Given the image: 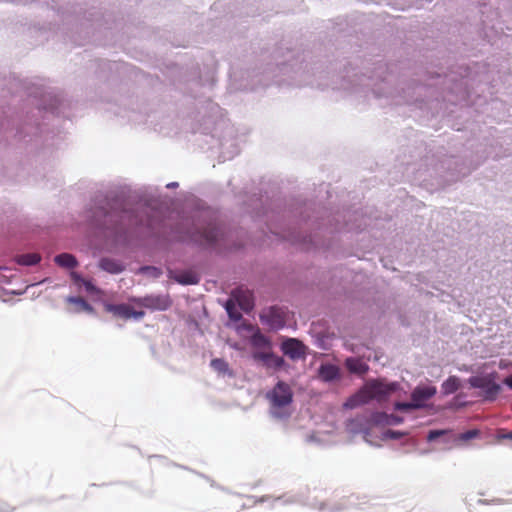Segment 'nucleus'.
Wrapping results in <instances>:
<instances>
[{"instance_id": "nucleus-11", "label": "nucleus", "mask_w": 512, "mask_h": 512, "mask_svg": "<svg viewBox=\"0 0 512 512\" xmlns=\"http://www.w3.org/2000/svg\"><path fill=\"white\" fill-rule=\"evenodd\" d=\"M251 356L254 361L261 363L267 368L280 371L287 367L285 359L273 351L254 350Z\"/></svg>"}, {"instance_id": "nucleus-43", "label": "nucleus", "mask_w": 512, "mask_h": 512, "mask_svg": "<svg viewBox=\"0 0 512 512\" xmlns=\"http://www.w3.org/2000/svg\"><path fill=\"white\" fill-rule=\"evenodd\" d=\"M179 187V183L176 182V181H173V182H169L166 184V188L167 189H176Z\"/></svg>"}, {"instance_id": "nucleus-5", "label": "nucleus", "mask_w": 512, "mask_h": 512, "mask_svg": "<svg viewBox=\"0 0 512 512\" xmlns=\"http://www.w3.org/2000/svg\"><path fill=\"white\" fill-rule=\"evenodd\" d=\"M222 307L229 320L238 323L243 319L242 313L250 314L255 308L253 292L242 287L234 288L229 297L222 302Z\"/></svg>"}, {"instance_id": "nucleus-32", "label": "nucleus", "mask_w": 512, "mask_h": 512, "mask_svg": "<svg viewBox=\"0 0 512 512\" xmlns=\"http://www.w3.org/2000/svg\"><path fill=\"white\" fill-rule=\"evenodd\" d=\"M364 403L361 395L354 394L350 396L344 403L343 408L345 409H354Z\"/></svg>"}, {"instance_id": "nucleus-12", "label": "nucleus", "mask_w": 512, "mask_h": 512, "mask_svg": "<svg viewBox=\"0 0 512 512\" xmlns=\"http://www.w3.org/2000/svg\"><path fill=\"white\" fill-rule=\"evenodd\" d=\"M139 304L153 311H166L171 307L172 301L168 294H149L141 297Z\"/></svg>"}, {"instance_id": "nucleus-34", "label": "nucleus", "mask_w": 512, "mask_h": 512, "mask_svg": "<svg viewBox=\"0 0 512 512\" xmlns=\"http://www.w3.org/2000/svg\"><path fill=\"white\" fill-rule=\"evenodd\" d=\"M445 431L441 429H433L430 430L426 436V440L428 442H435L438 439H440L442 436H444Z\"/></svg>"}, {"instance_id": "nucleus-14", "label": "nucleus", "mask_w": 512, "mask_h": 512, "mask_svg": "<svg viewBox=\"0 0 512 512\" xmlns=\"http://www.w3.org/2000/svg\"><path fill=\"white\" fill-rule=\"evenodd\" d=\"M168 276L176 283L184 286L196 285L201 279L200 274L195 268L169 270Z\"/></svg>"}, {"instance_id": "nucleus-28", "label": "nucleus", "mask_w": 512, "mask_h": 512, "mask_svg": "<svg viewBox=\"0 0 512 512\" xmlns=\"http://www.w3.org/2000/svg\"><path fill=\"white\" fill-rule=\"evenodd\" d=\"M66 302L79 306L83 311L87 313H93V306L85 299L78 296H68Z\"/></svg>"}, {"instance_id": "nucleus-29", "label": "nucleus", "mask_w": 512, "mask_h": 512, "mask_svg": "<svg viewBox=\"0 0 512 512\" xmlns=\"http://www.w3.org/2000/svg\"><path fill=\"white\" fill-rule=\"evenodd\" d=\"M393 409L395 411H399L402 413H411L415 410H418V408L413 403L412 399L410 398L409 401H396L393 404Z\"/></svg>"}, {"instance_id": "nucleus-26", "label": "nucleus", "mask_w": 512, "mask_h": 512, "mask_svg": "<svg viewBox=\"0 0 512 512\" xmlns=\"http://www.w3.org/2000/svg\"><path fill=\"white\" fill-rule=\"evenodd\" d=\"M42 257L36 252H27L17 256V263L22 266H35L38 265Z\"/></svg>"}, {"instance_id": "nucleus-7", "label": "nucleus", "mask_w": 512, "mask_h": 512, "mask_svg": "<svg viewBox=\"0 0 512 512\" xmlns=\"http://www.w3.org/2000/svg\"><path fill=\"white\" fill-rule=\"evenodd\" d=\"M497 373H480L467 379L469 387L479 390L483 401L494 402L502 391V385L497 383Z\"/></svg>"}, {"instance_id": "nucleus-33", "label": "nucleus", "mask_w": 512, "mask_h": 512, "mask_svg": "<svg viewBox=\"0 0 512 512\" xmlns=\"http://www.w3.org/2000/svg\"><path fill=\"white\" fill-rule=\"evenodd\" d=\"M405 434L406 433L403 432V431L388 429V430L383 432V438L384 439L399 440V439L403 438V436Z\"/></svg>"}, {"instance_id": "nucleus-39", "label": "nucleus", "mask_w": 512, "mask_h": 512, "mask_svg": "<svg viewBox=\"0 0 512 512\" xmlns=\"http://www.w3.org/2000/svg\"><path fill=\"white\" fill-rule=\"evenodd\" d=\"M145 315V312L142 311V310H135L133 307L131 309V313H130V319L133 318L135 320H140L144 317Z\"/></svg>"}, {"instance_id": "nucleus-19", "label": "nucleus", "mask_w": 512, "mask_h": 512, "mask_svg": "<svg viewBox=\"0 0 512 512\" xmlns=\"http://www.w3.org/2000/svg\"><path fill=\"white\" fill-rule=\"evenodd\" d=\"M62 105L61 98L53 93H47L45 98L40 102L38 111L44 110L52 114H59Z\"/></svg>"}, {"instance_id": "nucleus-23", "label": "nucleus", "mask_w": 512, "mask_h": 512, "mask_svg": "<svg viewBox=\"0 0 512 512\" xmlns=\"http://www.w3.org/2000/svg\"><path fill=\"white\" fill-rule=\"evenodd\" d=\"M39 133H42V128L38 123L31 125L28 121H25L16 128V135L20 138L34 136Z\"/></svg>"}, {"instance_id": "nucleus-45", "label": "nucleus", "mask_w": 512, "mask_h": 512, "mask_svg": "<svg viewBox=\"0 0 512 512\" xmlns=\"http://www.w3.org/2000/svg\"><path fill=\"white\" fill-rule=\"evenodd\" d=\"M457 178H458V176H455L454 174H452V175H451V179H452V180H455V179H457Z\"/></svg>"}, {"instance_id": "nucleus-40", "label": "nucleus", "mask_w": 512, "mask_h": 512, "mask_svg": "<svg viewBox=\"0 0 512 512\" xmlns=\"http://www.w3.org/2000/svg\"><path fill=\"white\" fill-rule=\"evenodd\" d=\"M503 385L512 390V373H510L503 379Z\"/></svg>"}, {"instance_id": "nucleus-10", "label": "nucleus", "mask_w": 512, "mask_h": 512, "mask_svg": "<svg viewBox=\"0 0 512 512\" xmlns=\"http://www.w3.org/2000/svg\"><path fill=\"white\" fill-rule=\"evenodd\" d=\"M372 410L366 411L362 414L357 415L354 418H350L346 421V430L352 435L363 434L366 441L367 436L370 435L371 429L377 427L372 423L371 415Z\"/></svg>"}, {"instance_id": "nucleus-27", "label": "nucleus", "mask_w": 512, "mask_h": 512, "mask_svg": "<svg viewBox=\"0 0 512 512\" xmlns=\"http://www.w3.org/2000/svg\"><path fill=\"white\" fill-rule=\"evenodd\" d=\"M211 367L218 372L219 374H222L223 376L227 375L228 377H233L234 373L229 368V364L227 361H225L222 358H214L210 362Z\"/></svg>"}, {"instance_id": "nucleus-8", "label": "nucleus", "mask_w": 512, "mask_h": 512, "mask_svg": "<svg viewBox=\"0 0 512 512\" xmlns=\"http://www.w3.org/2000/svg\"><path fill=\"white\" fill-rule=\"evenodd\" d=\"M259 319L269 330L279 331L287 324L288 312L277 305H273L264 309L259 314Z\"/></svg>"}, {"instance_id": "nucleus-41", "label": "nucleus", "mask_w": 512, "mask_h": 512, "mask_svg": "<svg viewBox=\"0 0 512 512\" xmlns=\"http://www.w3.org/2000/svg\"><path fill=\"white\" fill-rule=\"evenodd\" d=\"M498 438H499V439L512 440V431H509V432H501V433H499Z\"/></svg>"}, {"instance_id": "nucleus-13", "label": "nucleus", "mask_w": 512, "mask_h": 512, "mask_svg": "<svg viewBox=\"0 0 512 512\" xmlns=\"http://www.w3.org/2000/svg\"><path fill=\"white\" fill-rule=\"evenodd\" d=\"M436 393L437 388L435 386L419 384L411 391L410 398L418 410H420L427 407V402L433 398Z\"/></svg>"}, {"instance_id": "nucleus-24", "label": "nucleus", "mask_w": 512, "mask_h": 512, "mask_svg": "<svg viewBox=\"0 0 512 512\" xmlns=\"http://www.w3.org/2000/svg\"><path fill=\"white\" fill-rule=\"evenodd\" d=\"M461 388V380L456 375L449 376L443 381L441 390L443 395H450L457 392Z\"/></svg>"}, {"instance_id": "nucleus-25", "label": "nucleus", "mask_w": 512, "mask_h": 512, "mask_svg": "<svg viewBox=\"0 0 512 512\" xmlns=\"http://www.w3.org/2000/svg\"><path fill=\"white\" fill-rule=\"evenodd\" d=\"M131 309L132 307L125 303L106 305V310L108 312L124 319H130Z\"/></svg>"}, {"instance_id": "nucleus-15", "label": "nucleus", "mask_w": 512, "mask_h": 512, "mask_svg": "<svg viewBox=\"0 0 512 512\" xmlns=\"http://www.w3.org/2000/svg\"><path fill=\"white\" fill-rule=\"evenodd\" d=\"M317 377L324 383L332 384L342 379V371L337 364L322 362L317 368Z\"/></svg>"}, {"instance_id": "nucleus-31", "label": "nucleus", "mask_w": 512, "mask_h": 512, "mask_svg": "<svg viewBox=\"0 0 512 512\" xmlns=\"http://www.w3.org/2000/svg\"><path fill=\"white\" fill-rule=\"evenodd\" d=\"M275 502L280 503L282 505H286V504L300 503V502H302V499L297 494H284L280 497H277L275 499Z\"/></svg>"}, {"instance_id": "nucleus-38", "label": "nucleus", "mask_w": 512, "mask_h": 512, "mask_svg": "<svg viewBox=\"0 0 512 512\" xmlns=\"http://www.w3.org/2000/svg\"><path fill=\"white\" fill-rule=\"evenodd\" d=\"M262 76L261 78L257 81L258 84H260L261 86L263 87H267L270 85L269 83V73H268V70H264L262 73Z\"/></svg>"}, {"instance_id": "nucleus-36", "label": "nucleus", "mask_w": 512, "mask_h": 512, "mask_svg": "<svg viewBox=\"0 0 512 512\" xmlns=\"http://www.w3.org/2000/svg\"><path fill=\"white\" fill-rule=\"evenodd\" d=\"M479 435H480L479 430L470 429V430H467V431L461 433L460 439L463 441H469V440L477 438Z\"/></svg>"}, {"instance_id": "nucleus-22", "label": "nucleus", "mask_w": 512, "mask_h": 512, "mask_svg": "<svg viewBox=\"0 0 512 512\" xmlns=\"http://www.w3.org/2000/svg\"><path fill=\"white\" fill-rule=\"evenodd\" d=\"M54 262L62 268L65 269H74L78 267L79 262L77 258L69 253H60L54 257Z\"/></svg>"}, {"instance_id": "nucleus-1", "label": "nucleus", "mask_w": 512, "mask_h": 512, "mask_svg": "<svg viewBox=\"0 0 512 512\" xmlns=\"http://www.w3.org/2000/svg\"><path fill=\"white\" fill-rule=\"evenodd\" d=\"M86 222L95 237L114 247H128L163 224L160 202L152 191L119 184L93 199Z\"/></svg>"}, {"instance_id": "nucleus-18", "label": "nucleus", "mask_w": 512, "mask_h": 512, "mask_svg": "<svg viewBox=\"0 0 512 512\" xmlns=\"http://www.w3.org/2000/svg\"><path fill=\"white\" fill-rule=\"evenodd\" d=\"M239 145L235 139H222L220 141V155L221 162L232 160L239 154Z\"/></svg>"}, {"instance_id": "nucleus-21", "label": "nucleus", "mask_w": 512, "mask_h": 512, "mask_svg": "<svg viewBox=\"0 0 512 512\" xmlns=\"http://www.w3.org/2000/svg\"><path fill=\"white\" fill-rule=\"evenodd\" d=\"M345 367L350 373L361 376L365 375L369 370V366L366 362H364L362 359L355 357L347 358L345 360Z\"/></svg>"}, {"instance_id": "nucleus-17", "label": "nucleus", "mask_w": 512, "mask_h": 512, "mask_svg": "<svg viewBox=\"0 0 512 512\" xmlns=\"http://www.w3.org/2000/svg\"><path fill=\"white\" fill-rule=\"evenodd\" d=\"M97 266L100 270L112 275L121 274L126 269V266L122 261L107 256L101 257Z\"/></svg>"}, {"instance_id": "nucleus-2", "label": "nucleus", "mask_w": 512, "mask_h": 512, "mask_svg": "<svg viewBox=\"0 0 512 512\" xmlns=\"http://www.w3.org/2000/svg\"><path fill=\"white\" fill-rule=\"evenodd\" d=\"M242 204L255 220L264 218L271 234L305 250L329 249L332 247L330 235L341 231L358 232L367 226L365 220L358 222L357 213L353 214V222L350 213L312 217L315 213L313 205L300 200H292L287 208L276 212L271 209L269 198L262 189L257 192L245 190Z\"/></svg>"}, {"instance_id": "nucleus-35", "label": "nucleus", "mask_w": 512, "mask_h": 512, "mask_svg": "<svg viewBox=\"0 0 512 512\" xmlns=\"http://www.w3.org/2000/svg\"><path fill=\"white\" fill-rule=\"evenodd\" d=\"M314 343L320 349L327 350L329 348L328 337L323 334L317 335Z\"/></svg>"}, {"instance_id": "nucleus-6", "label": "nucleus", "mask_w": 512, "mask_h": 512, "mask_svg": "<svg viewBox=\"0 0 512 512\" xmlns=\"http://www.w3.org/2000/svg\"><path fill=\"white\" fill-rule=\"evenodd\" d=\"M293 396L291 387L284 381H278L266 395L270 403V416L278 420L288 419L290 412L287 407L293 402Z\"/></svg>"}, {"instance_id": "nucleus-37", "label": "nucleus", "mask_w": 512, "mask_h": 512, "mask_svg": "<svg viewBox=\"0 0 512 512\" xmlns=\"http://www.w3.org/2000/svg\"><path fill=\"white\" fill-rule=\"evenodd\" d=\"M400 388V385L398 382H391L387 385V387L384 389L383 391V396L384 397H387L389 396L391 393H394L396 391H398Z\"/></svg>"}, {"instance_id": "nucleus-46", "label": "nucleus", "mask_w": 512, "mask_h": 512, "mask_svg": "<svg viewBox=\"0 0 512 512\" xmlns=\"http://www.w3.org/2000/svg\"><path fill=\"white\" fill-rule=\"evenodd\" d=\"M230 76H231V77H236L234 72H231V73H230Z\"/></svg>"}, {"instance_id": "nucleus-42", "label": "nucleus", "mask_w": 512, "mask_h": 512, "mask_svg": "<svg viewBox=\"0 0 512 512\" xmlns=\"http://www.w3.org/2000/svg\"><path fill=\"white\" fill-rule=\"evenodd\" d=\"M11 508L6 503L0 502V512H10Z\"/></svg>"}, {"instance_id": "nucleus-20", "label": "nucleus", "mask_w": 512, "mask_h": 512, "mask_svg": "<svg viewBox=\"0 0 512 512\" xmlns=\"http://www.w3.org/2000/svg\"><path fill=\"white\" fill-rule=\"evenodd\" d=\"M69 276L74 285L84 289L88 294L94 295L98 292V288L92 279L85 278L81 273L76 271H71Z\"/></svg>"}, {"instance_id": "nucleus-3", "label": "nucleus", "mask_w": 512, "mask_h": 512, "mask_svg": "<svg viewBox=\"0 0 512 512\" xmlns=\"http://www.w3.org/2000/svg\"><path fill=\"white\" fill-rule=\"evenodd\" d=\"M174 238L182 243L195 245L216 253L239 251L245 247V233L219 220L207 207L198 206L183 213L171 226Z\"/></svg>"}, {"instance_id": "nucleus-9", "label": "nucleus", "mask_w": 512, "mask_h": 512, "mask_svg": "<svg viewBox=\"0 0 512 512\" xmlns=\"http://www.w3.org/2000/svg\"><path fill=\"white\" fill-rule=\"evenodd\" d=\"M279 349L284 356L292 361L304 360L307 357L309 348L301 340L294 337H281Z\"/></svg>"}, {"instance_id": "nucleus-4", "label": "nucleus", "mask_w": 512, "mask_h": 512, "mask_svg": "<svg viewBox=\"0 0 512 512\" xmlns=\"http://www.w3.org/2000/svg\"><path fill=\"white\" fill-rule=\"evenodd\" d=\"M440 85L441 89L447 90L450 93H462L463 95L466 93L467 83L464 80V77L461 76L460 79L452 73L449 72L444 76L437 75L436 83H412L407 87V89H402V94H394L393 92H387L384 86H380L378 88L372 89V94L376 99L387 98L391 99V104L400 105V104H417L418 102H422L423 100L420 98L422 96V91H424L428 86Z\"/></svg>"}, {"instance_id": "nucleus-44", "label": "nucleus", "mask_w": 512, "mask_h": 512, "mask_svg": "<svg viewBox=\"0 0 512 512\" xmlns=\"http://www.w3.org/2000/svg\"><path fill=\"white\" fill-rule=\"evenodd\" d=\"M245 89H251V90H255L256 87H255V82L254 80L252 79L251 80V83H247L246 85L243 86Z\"/></svg>"}, {"instance_id": "nucleus-16", "label": "nucleus", "mask_w": 512, "mask_h": 512, "mask_svg": "<svg viewBox=\"0 0 512 512\" xmlns=\"http://www.w3.org/2000/svg\"><path fill=\"white\" fill-rule=\"evenodd\" d=\"M372 423L376 426H394L403 423L404 418L384 411L373 410L371 415Z\"/></svg>"}, {"instance_id": "nucleus-30", "label": "nucleus", "mask_w": 512, "mask_h": 512, "mask_svg": "<svg viewBox=\"0 0 512 512\" xmlns=\"http://www.w3.org/2000/svg\"><path fill=\"white\" fill-rule=\"evenodd\" d=\"M140 272L155 279L159 278L163 274L160 267L153 265H144L140 267Z\"/></svg>"}]
</instances>
